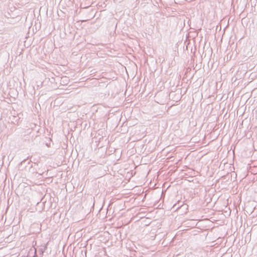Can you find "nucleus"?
<instances>
[{"label": "nucleus", "instance_id": "f257e3e1", "mask_svg": "<svg viewBox=\"0 0 257 257\" xmlns=\"http://www.w3.org/2000/svg\"><path fill=\"white\" fill-rule=\"evenodd\" d=\"M46 248H47L46 246V245L44 246L43 247V248H42V252H43V251H44L46 250Z\"/></svg>", "mask_w": 257, "mask_h": 257}]
</instances>
